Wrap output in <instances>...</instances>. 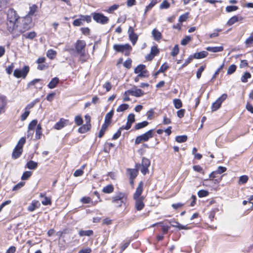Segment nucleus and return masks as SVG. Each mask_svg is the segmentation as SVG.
Masks as SVG:
<instances>
[{
  "mask_svg": "<svg viewBox=\"0 0 253 253\" xmlns=\"http://www.w3.org/2000/svg\"><path fill=\"white\" fill-rule=\"evenodd\" d=\"M7 103V101L6 96L0 94V115L5 112Z\"/></svg>",
  "mask_w": 253,
  "mask_h": 253,
  "instance_id": "obj_12",
  "label": "nucleus"
},
{
  "mask_svg": "<svg viewBox=\"0 0 253 253\" xmlns=\"http://www.w3.org/2000/svg\"><path fill=\"white\" fill-rule=\"evenodd\" d=\"M157 3V0H151L150 3L146 6L145 13L150 10Z\"/></svg>",
  "mask_w": 253,
  "mask_h": 253,
  "instance_id": "obj_40",
  "label": "nucleus"
},
{
  "mask_svg": "<svg viewBox=\"0 0 253 253\" xmlns=\"http://www.w3.org/2000/svg\"><path fill=\"white\" fill-rule=\"evenodd\" d=\"M93 19L98 23L104 25L109 22V18L101 13L93 12L91 14Z\"/></svg>",
  "mask_w": 253,
  "mask_h": 253,
  "instance_id": "obj_6",
  "label": "nucleus"
},
{
  "mask_svg": "<svg viewBox=\"0 0 253 253\" xmlns=\"http://www.w3.org/2000/svg\"><path fill=\"white\" fill-rule=\"evenodd\" d=\"M173 102L176 109H179L182 106V102L179 99H174Z\"/></svg>",
  "mask_w": 253,
  "mask_h": 253,
  "instance_id": "obj_43",
  "label": "nucleus"
},
{
  "mask_svg": "<svg viewBox=\"0 0 253 253\" xmlns=\"http://www.w3.org/2000/svg\"><path fill=\"white\" fill-rule=\"evenodd\" d=\"M127 123L125 126H123L121 127V129H129L131 126L132 123L135 122V115L134 114H130L127 116Z\"/></svg>",
  "mask_w": 253,
  "mask_h": 253,
  "instance_id": "obj_14",
  "label": "nucleus"
},
{
  "mask_svg": "<svg viewBox=\"0 0 253 253\" xmlns=\"http://www.w3.org/2000/svg\"><path fill=\"white\" fill-rule=\"evenodd\" d=\"M127 33L130 41L133 45H134L138 40V36L134 33V27L132 26H129Z\"/></svg>",
  "mask_w": 253,
  "mask_h": 253,
  "instance_id": "obj_10",
  "label": "nucleus"
},
{
  "mask_svg": "<svg viewBox=\"0 0 253 253\" xmlns=\"http://www.w3.org/2000/svg\"><path fill=\"white\" fill-rule=\"evenodd\" d=\"M80 55V60L82 62H84L86 61L87 59V55L85 54V52H83L82 53H78Z\"/></svg>",
  "mask_w": 253,
  "mask_h": 253,
  "instance_id": "obj_54",
  "label": "nucleus"
},
{
  "mask_svg": "<svg viewBox=\"0 0 253 253\" xmlns=\"http://www.w3.org/2000/svg\"><path fill=\"white\" fill-rule=\"evenodd\" d=\"M40 197L43 198V199L42 201V203L43 205H50L51 204V199L45 196V194L43 193H41Z\"/></svg>",
  "mask_w": 253,
  "mask_h": 253,
  "instance_id": "obj_19",
  "label": "nucleus"
},
{
  "mask_svg": "<svg viewBox=\"0 0 253 253\" xmlns=\"http://www.w3.org/2000/svg\"><path fill=\"white\" fill-rule=\"evenodd\" d=\"M26 142L25 137H23L20 139L15 148L14 149L12 156L14 159L19 158L23 152V147Z\"/></svg>",
  "mask_w": 253,
  "mask_h": 253,
  "instance_id": "obj_3",
  "label": "nucleus"
},
{
  "mask_svg": "<svg viewBox=\"0 0 253 253\" xmlns=\"http://www.w3.org/2000/svg\"><path fill=\"white\" fill-rule=\"evenodd\" d=\"M150 53L155 56L159 53V50L156 46H153L151 47Z\"/></svg>",
  "mask_w": 253,
  "mask_h": 253,
  "instance_id": "obj_61",
  "label": "nucleus"
},
{
  "mask_svg": "<svg viewBox=\"0 0 253 253\" xmlns=\"http://www.w3.org/2000/svg\"><path fill=\"white\" fill-rule=\"evenodd\" d=\"M208 54V53L206 51H202L195 53L193 55V57L195 59H201L206 57Z\"/></svg>",
  "mask_w": 253,
  "mask_h": 253,
  "instance_id": "obj_26",
  "label": "nucleus"
},
{
  "mask_svg": "<svg viewBox=\"0 0 253 253\" xmlns=\"http://www.w3.org/2000/svg\"><path fill=\"white\" fill-rule=\"evenodd\" d=\"M114 113V112L113 110H111L109 113H108L105 116L104 122L110 124Z\"/></svg>",
  "mask_w": 253,
  "mask_h": 253,
  "instance_id": "obj_31",
  "label": "nucleus"
},
{
  "mask_svg": "<svg viewBox=\"0 0 253 253\" xmlns=\"http://www.w3.org/2000/svg\"><path fill=\"white\" fill-rule=\"evenodd\" d=\"M128 105L127 104H122L120 105L117 109V112H123L128 108Z\"/></svg>",
  "mask_w": 253,
  "mask_h": 253,
  "instance_id": "obj_41",
  "label": "nucleus"
},
{
  "mask_svg": "<svg viewBox=\"0 0 253 253\" xmlns=\"http://www.w3.org/2000/svg\"><path fill=\"white\" fill-rule=\"evenodd\" d=\"M69 121L68 120L61 118L59 122L56 123L54 126V128L57 130H60L65 126L68 124Z\"/></svg>",
  "mask_w": 253,
  "mask_h": 253,
  "instance_id": "obj_16",
  "label": "nucleus"
},
{
  "mask_svg": "<svg viewBox=\"0 0 253 253\" xmlns=\"http://www.w3.org/2000/svg\"><path fill=\"white\" fill-rule=\"evenodd\" d=\"M32 174V172L31 171H25L21 176V179L23 180L28 179L31 176Z\"/></svg>",
  "mask_w": 253,
  "mask_h": 253,
  "instance_id": "obj_46",
  "label": "nucleus"
},
{
  "mask_svg": "<svg viewBox=\"0 0 253 253\" xmlns=\"http://www.w3.org/2000/svg\"><path fill=\"white\" fill-rule=\"evenodd\" d=\"M114 191V187L112 185H108L104 187L102 191L105 193H111Z\"/></svg>",
  "mask_w": 253,
  "mask_h": 253,
  "instance_id": "obj_37",
  "label": "nucleus"
},
{
  "mask_svg": "<svg viewBox=\"0 0 253 253\" xmlns=\"http://www.w3.org/2000/svg\"><path fill=\"white\" fill-rule=\"evenodd\" d=\"M119 7V5L118 4H114L109 7V8L106 10V11L108 13H112L114 11L117 10Z\"/></svg>",
  "mask_w": 253,
  "mask_h": 253,
  "instance_id": "obj_59",
  "label": "nucleus"
},
{
  "mask_svg": "<svg viewBox=\"0 0 253 253\" xmlns=\"http://www.w3.org/2000/svg\"><path fill=\"white\" fill-rule=\"evenodd\" d=\"M148 122L147 121H143L142 122L137 123L135 125L134 128L136 130L140 129L148 126Z\"/></svg>",
  "mask_w": 253,
  "mask_h": 253,
  "instance_id": "obj_33",
  "label": "nucleus"
},
{
  "mask_svg": "<svg viewBox=\"0 0 253 253\" xmlns=\"http://www.w3.org/2000/svg\"><path fill=\"white\" fill-rule=\"evenodd\" d=\"M138 169L135 168L134 169H128L127 171L129 172V178H135L138 172Z\"/></svg>",
  "mask_w": 253,
  "mask_h": 253,
  "instance_id": "obj_23",
  "label": "nucleus"
},
{
  "mask_svg": "<svg viewBox=\"0 0 253 253\" xmlns=\"http://www.w3.org/2000/svg\"><path fill=\"white\" fill-rule=\"evenodd\" d=\"M38 122L36 120H33L29 125L28 129L34 131L36 126H37Z\"/></svg>",
  "mask_w": 253,
  "mask_h": 253,
  "instance_id": "obj_48",
  "label": "nucleus"
},
{
  "mask_svg": "<svg viewBox=\"0 0 253 253\" xmlns=\"http://www.w3.org/2000/svg\"><path fill=\"white\" fill-rule=\"evenodd\" d=\"M144 198L134 199L135 201L134 207L137 211H141L144 207V203L143 202Z\"/></svg>",
  "mask_w": 253,
  "mask_h": 253,
  "instance_id": "obj_17",
  "label": "nucleus"
},
{
  "mask_svg": "<svg viewBox=\"0 0 253 253\" xmlns=\"http://www.w3.org/2000/svg\"><path fill=\"white\" fill-rule=\"evenodd\" d=\"M25 183L24 182H20L15 185L12 188V191H17L22 187H23L25 185Z\"/></svg>",
  "mask_w": 253,
  "mask_h": 253,
  "instance_id": "obj_58",
  "label": "nucleus"
},
{
  "mask_svg": "<svg viewBox=\"0 0 253 253\" xmlns=\"http://www.w3.org/2000/svg\"><path fill=\"white\" fill-rule=\"evenodd\" d=\"M56 55V51L53 49L48 50L46 52V56L50 59H53L55 58Z\"/></svg>",
  "mask_w": 253,
  "mask_h": 253,
  "instance_id": "obj_36",
  "label": "nucleus"
},
{
  "mask_svg": "<svg viewBox=\"0 0 253 253\" xmlns=\"http://www.w3.org/2000/svg\"><path fill=\"white\" fill-rule=\"evenodd\" d=\"M187 139L186 135H180L176 137L175 140L177 142L182 143L185 142Z\"/></svg>",
  "mask_w": 253,
  "mask_h": 253,
  "instance_id": "obj_44",
  "label": "nucleus"
},
{
  "mask_svg": "<svg viewBox=\"0 0 253 253\" xmlns=\"http://www.w3.org/2000/svg\"><path fill=\"white\" fill-rule=\"evenodd\" d=\"M38 167V163L33 161H30L27 164L26 167L30 169H35Z\"/></svg>",
  "mask_w": 253,
  "mask_h": 253,
  "instance_id": "obj_27",
  "label": "nucleus"
},
{
  "mask_svg": "<svg viewBox=\"0 0 253 253\" xmlns=\"http://www.w3.org/2000/svg\"><path fill=\"white\" fill-rule=\"evenodd\" d=\"M39 102V99H36L28 104L25 107V110L29 111L30 109L32 108L37 103Z\"/></svg>",
  "mask_w": 253,
  "mask_h": 253,
  "instance_id": "obj_39",
  "label": "nucleus"
},
{
  "mask_svg": "<svg viewBox=\"0 0 253 253\" xmlns=\"http://www.w3.org/2000/svg\"><path fill=\"white\" fill-rule=\"evenodd\" d=\"M170 6L169 3L167 0H164L162 3L160 5V8L161 9H167Z\"/></svg>",
  "mask_w": 253,
  "mask_h": 253,
  "instance_id": "obj_50",
  "label": "nucleus"
},
{
  "mask_svg": "<svg viewBox=\"0 0 253 253\" xmlns=\"http://www.w3.org/2000/svg\"><path fill=\"white\" fill-rule=\"evenodd\" d=\"M29 71V67L25 66L23 69H16L14 70L13 75L17 78H25Z\"/></svg>",
  "mask_w": 253,
  "mask_h": 253,
  "instance_id": "obj_7",
  "label": "nucleus"
},
{
  "mask_svg": "<svg viewBox=\"0 0 253 253\" xmlns=\"http://www.w3.org/2000/svg\"><path fill=\"white\" fill-rule=\"evenodd\" d=\"M189 14V12H186L184 14L180 15L179 17V20H178L179 22L180 23H182V22L185 21L188 18Z\"/></svg>",
  "mask_w": 253,
  "mask_h": 253,
  "instance_id": "obj_45",
  "label": "nucleus"
},
{
  "mask_svg": "<svg viewBox=\"0 0 253 253\" xmlns=\"http://www.w3.org/2000/svg\"><path fill=\"white\" fill-rule=\"evenodd\" d=\"M251 77V75L249 72H246L241 78V81L243 83H246L247 80Z\"/></svg>",
  "mask_w": 253,
  "mask_h": 253,
  "instance_id": "obj_51",
  "label": "nucleus"
},
{
  "mask_svg": "<svg viewBox=\"0 0 253 253\" xmlns=\"http://www.w3.org/2000/svg\"><path fill=\"white\" fill-rule=\"evenodd\" d=\"M245 43L247 47H251L253 44V32L250 36L246 40Z\"/></svg>",
  "mask_w": 253,
  "mask_h": 253,
  "instance_id": "obj_28",
  "label": "nucleus"
},
{
  "mask_svg": "<svg viewBox=\"0 0 253 253\" xmlns=\"http://www.w3.org/2000/svg\"><path fill=\"white\" fill-rule=\"evenodd\" d=\"M86 43L84 40H78L75 43V48L77 53H80L83 52H85L84 48L85 47Z\"/></svg>",
  "mask_w": 253,
  "mask_h": 253,
  "instance_id": "obj_11",
  "label": "nucleus"
},
{
  "mask_svg": "<svg viewBox=\"0 0 253 253\" xmlns=\"http://www.w3.org/2000/svg\"><path fill=\"white\" fill-rule=\"evenodd\" d=\"M243 18L242 17H239L237 16H234L230 18L227 21V25L230 26L238 22L239 20H243Z\"/></svg>",
  "mask_w": 253,
  "mask_h": 253,
  "instance_id": "obj_18",
  "label": "nucleus"
},
{
  "mask_svg": "<svg viewBox=\"0 0 253 253\" xmlns=\"http://www.w3.org/2000/svg\"><path fill=\"white\" fill-rule=\"evenodd\" d=\"M40 206V203L38 201H33L31 204L28 207V210L30 211H33Z\"/></svg>",
  "mask_w": 253,
  "mask_h": 253,
  "instance_id": "obj_21",
  "label": "nucleus"
},
{
  "mask_svg": "<svg viewBox=\"0 0 253 253\" xmlns=\"http://www.w3.org/2000/svg\"><path fill=\"white\" fill-rule=\"evenodd\" d=\"M236 65L232 64L229 67V68L227 70V74L228 75H231V74H233L236 71Z\"/></svg>",
  "mask_w": 253,
  "mask_h": 253,
  "instance_id": "obj_53",
  "label": "nucleus"
},
{
  "mask_svg": "<svg viewBox=\"0 0 253 253\" xmlns=\"http://www.w3.org/2000/svg\"><path fill=\"white\" fill-rule=\"evenodd\" d=\"M80 17L82 19L83 22L86 21L87 23H89L91 21V17L89 15H80Z\"/></svg>",
  "mask_w": 253,
  "mask_h": 253,
  "instance_id": "obj_52",
  "label": "nucleus"
},
{
  "mask_svg": "<svg viewBox=\"0 0 253 253\" xmlns=\"http://www.w3.org/2000/svg\"><path fill=\"white\" fill-rule=\"evenodd\" d=\"M238 7L235 5H229L226 7L225 10L227 13L236 11L238 9Z\"/></svg>",
  "mask_w": 253,
  "mask_h": 253,
  "instance_id": "obj_42",
  "label": "nucleus"
},
{
  "mask_svg": "<svg viewBox=\"0 0 253 253\" xmlns=\"http://www.w3.org/2000/svg\"><path fill=\"white\" fill-rule=\"evenodd\" d=\"M220 179H205L203 182V185L206 187L212 188L214 185H217L220 181Z\"/></svg>",
  "mask_w": 253,
  "mask_h": 253,
  "instance_id": "obj_13",
  "label": "nucleus"
},
{
  "mask_svg": "<svg viewBox=\"0 0 253 253\" xmlns=\"http://www.w3.org/2000/svg\"><path fill=\"white\" fill-rule=\"evenodd\" d=\"M144 94L143 91L140 89L136 88V86L133 87V96L138 97H141Z\"/></svg>",
  "mask_w": 253,
  "mask_h": 253,
  "instance_id": "obj_32",
  "label": "nucleus"
},
{
  "mask_svg": "<svg viewBox=\"0 0 253 253\" xmlns=\"http://www.w3.org/2000/svg\"><path fill=\"white\" fill-rule=\"evenodd\" d=\"M248 177L247 175H242L240 177L239 180V184H244L246 183L248 180Z\"/></svg>",
  "mask_w": 253,
  "mask_h": 253,
  "instance_id": "obj_57",
  "label": "nucleus"
},
{
  "mask_svg": "<svg viewBox=\"0 0 253 253\" xmlns=\"http://www.w3.org/2000/svg\"><path fill=\"white\" fill-rule=\"evenodd\" d=\"M115 50L118 52H125L126 55H127L129 51L131 49V47L129 44H115L113 46Z\"/></svg>",
  "mask_w": 253,
  "mask_h": 253,
  "instance_id": "obj_8",
  "label": "nucleus"
},
{
  "mask_svg": "<svg viewBox=\"0 0 253 253\" xmlns=\"http://www.w3.org/2000/svg\"><path fill=\"white\" fill-rule=\"evenodd\" d=\"M7 17V29L9 32L13 35L14 37H18L29 29L28 25H25V23L23 24L22 27L18 25L19 16L13 9H10L8 11Z\"/></svg>",
  "mask_w": 253,
  "mask_h": 253,
  "instance_id": "obj_1",
  "label": "nucleus"
},
{
  "mask_svg": "<svg viewBox=\"0 0 253 253\" xmlns=\"http://www.w3.org/2000/svg\"><path fill=\"white\" fill-rule=\"evenodd\" d=\"M143 183L142 181L139 182L138 187L136 188V191L133 194L134 199L144 198L143 196L141 195L143 191Z\"/></svg>",
  "mask_w": 253,
  "mask_h": 253,
  "instance_id": "obj_15",
  "label": "nucleus"
},
{
  "mask_svg": "<svg viewBox=\"0 0 253 253\" xmlns=\"http://www.w3.org/2000/svg\"><path fill=\"white\" fill-rule=\"evenodd\" d=\"M73 24L75 26H80L83 25V22L82 19L80 17L79 18L75 20L73 22Z\"/></svg>",
  "mask_w": 253,
  "mask_h": 253,
  "instance_id": "obj_62",
  "label": "nucleus"
},
{
  "mask_svg": "<svg viewBox=\"0 0 253 253\" xmlns=\"http://www.w3.org/2000/svg\"><path fill=\"white\" fill-rule=\"evenodd\" d=\"M22 36L25 39L32 40L36 36V33L35 32H31L29 33L23 34Z\"/></svg>",
  "mask_w": 253,
  "mask_h": 253,
  "instance_id": "obj_38",
  "label": "nucleus"
},
{
  "mask_svg": "<svg viewBox=\"0 0 253 253\" xmlns=\"http://www.w3.org/2000/svg\"><path fill=\"white\" fill-rule=\"evenodd\" d=\"M179 47L177 44H176L172 49L171 52V55L172 56H176L179 53Z\"/></svg>",
  "mask_w": 253,
  "mask_h": 253,
  "instance_id": "obj_56",
  "label": "nucleus"
},
{
  "mask_svg": "<svg viewBox=\"0 0 253 253\" xmlns=\"http://www.w3.org/2000/svg\"><path fill=\"white\" fill-rule=\"evenodd\" d=\"M90 127V124L85 123L79 128L78 131L81 133H84L89 130Z\"/></svg>",
  "mask_w": 253,
  "mask_h": 253,
  "instance_id": "obj_20",
  "label": "nucleus"
},
{
  "mask_svg": "<svg viewBox=\"0 0 253 253\" xmlns=\"http://www.w3.org/2000/svg\"><path fill=\"white\" fill-rule=\"evenodd\" d=\"M227 95L226 94H223L220 97L217 99V100L212 103L211 105V110L212 111H215L218 109L222 104V103L227 98Z\"/></svg>",
  "mask_w": 253,
  "mask_h": 253,
  "instance_id": "obj_9",
  "label": "nucleus"
},
{
  "mask_svg": "<svg viewBox=\"0 0 253 253\" xmlns=\"http://www.w3.org/2000/svg\"><path fill=\"white\" fill-rule=\"evenodd\" d=\"M152 35L155 41H159L162 38V34L160 32H159L156 29H154L153 30L152 32Z\"/></svg>",
  "mask_w": 253,
  "mask_h": 253,
  "instance_id": "obj_24",
  "label": "nucleus"
},
{
  "mask_svg": "<svg viewBox=\"0 0 253 253\" xmlns=\"http://www.w3.org/2000/svg\"><path fill=\"white\" fill-rule=\"evenodd\" d=\"M93 234V232L92 230H80L79 232V234L80 236H90L92 235Z\"/></svg>",
  "mask_w": 253,
  "mask_h": 253,
  "instance_id": "obj_29",
  "label": "nucleus"
},
{
  "mask_svg": "<svg viewBox=\"0 0 253 253\" xmlns=\"http://www.w3.org/2000/svg\"><path fill=\"white\" fill-rule=\"evenodd\" d=\"M29 114H30L29 111L25 110V112L24 113H23L21 116V117H20L21 120L22 121H25L27 119V118L28 117V116L29 115Z\"/></svg>",
  "mask_w": 253,
  "mask_h": 253,
  "instance_id": "obj_64",
  "label": "nucleus"
},
{
  "mask_svg": "<svg viewBox=\"0 0 253 253\" xmlns=\"http://www.w3.org/2000/svg\"><path fill=\"white\" fill-rule=\"evenodd\" d=\"M42 135V126L41 125H38L37 126L36 130V135L35 137L37 139H39L41 138Z\"/></svg>",
  "mask_w": 253,
  "mask_h": 253,
  "instance_id": "obj_34",
  "label": "nucleus"
},
{
  "mask_svg": "<svg viewBox=\"0 0 253 253\" xmlns=\"http://www.w3.org/2000/svg\"><path fill=\"white\" fill-rule=\"evenodd\" d=\"M197 194L200 198L205 197L209 195V192L207 190H201L198 191Z\"/></svg>",
  "mask_w": 253,
  "mask_h": 253,
  "instance_id": "obj_47",
  "label": "nucleus"
},
{
  "mask_svg": "<svg viewBox=\"0 0 253 253\" xmlns=\"http://www.w3.org/2000/svg\"><path fill=\"white\" fill-rule=\"evenodd\" d=\"M75 122L77 126H80L83 124V120L80 116H77L75 118Z\"/></svg>",
  "mask_w": 253,
  "mask_h": 253,
  "instance_id": "obj_60",
  "label": "nucleus"
},
{
  "mask_svg": "<svg viewBox=\"0 0 253 253\" xmlns=\"http://www.w3.org/2000/svg\"><path fill=\"white\" fill-rule=\"evenodd\" d=\"M127 200V195L125 193L118 192L112 198V203L118 207L125 205Z\"/></svg>",
  "mask_w": 253,
  "mask_h": 253,
  "instance_id": "obj_2",
  "label": "nucleus"
},
{
  "mask_svg": "<svg viewBox=\"0 0 253 253\" xmlns=\"http://www.w3.org/2000/svg\"><path fill=\"white\" fill-rule=\"evenodd\" d=\"M143 72L147 73V70H145V66L142 64L138 65L134 69L135 73H139Z\"/></svg>",
  "mask_w": 253,
  "mask_h": 253,
  "instance_id": "obj_30",
  "label": "nucleus"
},
{
  "mask_svg": "<svg viewBox=\"0 0 253 253\" xmlns=\"http://www.w3.org/2000/svg\"><path fill=\"white\" fill-rule=\"evenodd\" d=\"M154 129H150L145 133L137 136L135 140V143L139 144L142 141H147L150 138L153 137Z\"/></svg>",
  "mask_w": 253,
  "mask_h": 253,
  "instance_id": "obj_4",
  "label": "nucleus"
},
{
  "mask_svg": "<svg viewBox=\"0 0 253 253\" xmlns=\"http://www.w3.org/2000/svg\"><path fill=\"white\" fill-rule=\"evenodd\" d=\"M59 80L57 77L53 78L48 84V87L50 89L54 88L59 83Z\"/></svg>",
  "mask_w": 253,
  "mask_h": 253,
  "instance_id": "obj_22",
  "label": "nucleus"
},
{
  "mask_svg": "<svg viewBox=\"0 0 253 253\" xmlns=\"http://www.w3.org/2000/svg\"><path fill=\"white\" fill-rule=\"evenodd\" d=\"M191 40V38L189 36H186L181 41V44L182 45H186Z\"/></svg>",
  "mask_w": 253,
  "mask_h": 253,
  "instance_id": "obj_55",
  "label": "nucleus"
},
{
  "mask_svg": "<svg viewBox=\"0 0 253 253\" xmlns=\"http://www.w3.org/2000/svg\"><path fill=\"white\" fill-rule=\"evenodd\" d=\"M10 0H0V11L5 9L9 3Z\"/></svg>",
  "mask_w": 253,
  "mask_h": 253,
  "instance_id": "obj_35",
  "label": "nucleus"
},
{
  "mask_svg": "<svg viewBox=\"0 0 253 253\" xmlns=\"http://www.w3.org/2000/svg\"><path fill=\"white\" fill-rule=\"evenodd\" d=\"M150 161L148 159L143 158L141 164H136L135 167L140 170L143 175H145L148 172V167L150 166Z\"/></svg>",
  "mask_w": 253,
  "mask_h": 253,
  "instance_id": "obj_5",
  "label": "nucleus"
},
{
  "mask_svg": "<svg viewBox=\"0 0 253 253\" xmlns=\"http://www.w3.org/2000/svg\"><path fill=\"white\" fill-rule=\"evenodd\" d=\"M169 68V66L167 65V63L163 64L158 70V72H162L163 73L165 72Z\"/></svg>",
  "mask_w": 253,
  "mask_h": 253,
  "instance_id": "obj_63",
  "label": "nucleus"
},
{
  "mask_svg": "<svg viewBox=\"0 0 253 253\" xmlns=\"http://www.w3.org/2000/svg\"><path fill=\"white\" fill-rule=\"evenodd\" d=\"M206 49L210 52H218L223 50V47L222 46H214L211 47L208 46L206 48Z\"/></svg>",
  "mask_w": 253,
  "mask_h": 253,
  "instance_id": "obj_25",
  "label": "nucleus"
},
{
  "mask_svg": "<svg viewBox=\"0 0 253 253\" xmlns=\"http://www.w3.org/2000/svg\"><path fill=\"white\" fill-rule=\"evenodd\" d=\"M206 68V66H201L197 71L196 77L199 79L201 78L202 72Z\"/></svg>",
  "mask_w": 253,
  "mask_h": 253,
  "instance_id": "obj_49",
  "label": "nucleus"
}]
</instances>
